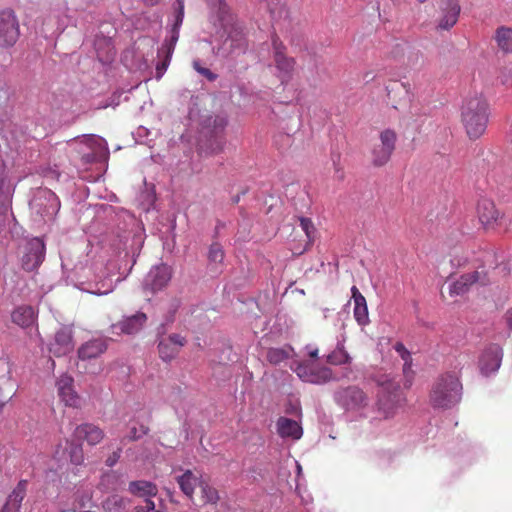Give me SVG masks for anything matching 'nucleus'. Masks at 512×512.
I'll return each mask as SVG.
<instances>
[{"mask_svg": "<svg viewBox=\"0 0 512 512\" xmlns=\"http://www.w3.org/2000/svg\"><path fill=\"white\" fill-rule=\"evenodd\" d=\"M146 320L147 316L142 312H138L129 317H124L121 321L111 326L112 334H135L142 329Z\"/></svg>", "mask_w": 512, "mask_h": 512, "instance_id": "f3484780", "label": "nucleus"}, {"mask_svg": "<svg viewBox=\"0 0 512 512\" xmlns=\"http://www.w3.org/2000/svg\"><path fill=\"white\" fill-rule=\"evenodd\" d=\"M154 508L155 503L151 499L146 498L143 500V504H138L134 507L133 512H150Z\"/></svg>", "mask_w": 512, "mask_h": 512, "instance_id": "a18cd8bd", "label": "nucleus"}, {"mask_svg": "<svg viewBox=\"0 0 512 512\" xmlns=\"http://www.w3.org/2000/svg\"><path fill=\"white\" fill-rule=\"evenodd\" d=\"M462 385L455 375L447 374L440 377L434 384L430 399L434 407L450 408L461 399Z\"/></svg>", "mask_w": 512, "mask_h": 512, "instance_id": "20e7f679", "label": "nucleus"}, {"mask_svg": "<svg viewBox=\"0 0 512 512\" xmlns=\"http://www.w3.org/2000/svg\"><path fill=\"white\" fill-rule=\"evenodd\" d=\"M272 49L275 67L281 79L289 78L294 70L295 61L285 54V46L278 36H272Z\"/></svg>", "mask_w": 512, "mask_h": 512, "instance_id": "f8f14e48", "label": "nucleus"}, {"mask_svg": "<svg viewBox=\"0 0 512 512\" xmlns=\"http://www.w3.org/2000/svg\"><path fill=\"white\" fill-rule=\"evenodd\" d=\"M336 403L347 411H359L368 405L367 395L356 386L339 389L334 394Z\"/></svg>", "mask_w": 512, "mask_h": 512, "instance_id": "6e6552de", "label": "nucleus"}, {"mask_svg": "<svg viewBox=\"0 0 512 512\" xmlns=\"http://www.w3.org/2000/svg\"><path fill=\"white\" fill-rule=\"evenodd\" d=\"M327 360L334 365L345 364L350 361L348 353L343 348H338L328 355Z\"/></svg>", "mask_w": 512, "mask_h": 512, "instance_id": "58836bf2", "label": "nucleus"}, {"mask_svg": "<svg viewBox=\"0 0 512 512\" xmlns=\"http://www.w3.org/2000/svg\"><path fill=\"white\" fill-rule=\"evenodd\" d=\"M45 258V244L41 238L27 240L21 247V266L26 271L36 270Z\"/></svg>", "mask_w": 512, "mask_h": 512, "instance_id": "0eeeda50", "label": "nucleus"}, {"mask_svg": "<svg viewBox=\"0 0 512 512\" xmlns=\"http://www.w3.org/2000/svg\"><path fill=\"white\" fill-rule=\"evenodd\" d=\"M112 477H115L114 473L107 474L105 475L104 480H109Z\"/></svg>", "mask_w": 512, "mask_h": 512, "instance_id": "13d9d810", "label": "nucleus"}, {"mask_svg": "<svg viewBox=\"0 0 512 512\" xmlns=\"http://www.w3.org/2000/svg\"><path fill=\"white\" fill-rule=\"evenodd\" d=\"M299 221H300V226H301L302 231L305 233L309 242H311L313 239V236H314V232H315V228H314L312 221L310 219L304 218V217H301L299 219Z\"/></svg>", "mask_w": 512, "mask_h": 512, "instance_id": "a19ab883", "label": "nucleus"}, {"mask_svg": "<svg viewBox=\"0 0 512 512\" xmlns=\"http://www.w3.org/2000/svg\"><path fill=\"white\" fill-rule=\"evenodd\" d=\"M386 403L384 402L383 399H380L379 400V409L383 411V414H384V417L385 418H389L393 415V411L392 409H394L395 407V404H394V401L391 400V407L389 406L388 408H386Z\"/></svg>", "mask_w": 512, "mask_h": 512, "instance_id": "49530a36", "label": "nucleus"}, {"mask_svg": "<svg viewBox=\"0 0 512 512\" xmlns=\"http://www.w3.org/2000/svg\"><path fill=\"white\" fill-rule=\"evenodd\" d=\"M186 343V338L181 334L172 333L167 336H160L158 339L160 358L164 361H171L179 354L181 348L184 347Z\"/></svg>", "mask_w": 512, "mask_h": 512, "instance_id": "4468645a", "label": "nucleus"}, {"mask_svg": "<svg viewBox=\"0 0 512 512\" xmlns=\"http://www.w3.org/2000/svg\"><path fill=\"white\" fill-rule=\"evenodd\" d=\"M150 512H160V511H158V510H155V509H154V510H152V511H150Z\"/></svg>", "mask_w": 512, "mask_h": 512, "instance_id": "e2e57ef3", "label": "nucleus"}, {"mask_svg": "<svg viewBox=\"0 0 512 512\" xmlns=\"http://www.w3.org/2000/svg\"><path fill=\"white\" fill-rule=\"evenodd\" d=\"M502 360V350L497 345H492L488 347L482 354L479 366L480 371L483 375H490L491 373L496 372Z\"/></svg>", "mask_w": 512, "mask_h": 512, "instance_id": "a211bd4d", "label": "nucleus"}, {"mask_svg": "<svg viewBox=\"0 0 512 512\" xmlns=\"http://www.w3.org/2000/svg\"><path fill=\"white\" fill-rule=\"evenodd\" d=\"M295 463H296L297 474L300 475L302 472V467L298 462H295Z\"/></svg>", "mask_w": 512, "mask_h": 512, "instance_id": "6e6d98bb", "label": "nucleus"}, {"mask_svg": "<svg viewBox=\"0 0 512 512\" xmlns=\"http://www.w3.org/2000/svg\"><path fill=\"white\" fill-rule=\"evenodd\" d=\"M199 487L201 489L202 498L206 503H217L219 500V493L215 487L211 486L209 483L203 480L201 481Z\"/></svg>", "mask_w": 512, "mask_h": 512, "instance_id": "c9c22d12", "label": "nucleus"}, {"mask_svg": "<svg viewBox=\"0 0 512 512\" xmlns=\"http://www.w3.org/2000/svg\"><path fill=\"white\" fill-rule=\"evenodd\" d=\"M396 133L393 130L386 129L380 133L379 143L372 149V163L375 166L385 165L391 158L395 149Z\"/></svg>", "mask_w": 512, "mask_h": 512, "instance_id": "1a4fd4ad", "label": "nucleus"}, {"mask_svg": "<svg viewBox=\"0 0 512 512\" xmlns=\"http://www.w3.org/2000/svg\"><path fill=\"white\" fill-rule=\"evenodd\" d=\"M176 11L174 15V23L169 31V35L158 49V58L160 59L156 65L157 78H161L167 70L172 58L176 43L179 39V29L184 18V0H176Z\"/></svg>", "mask_w": 512, "mask_h": 512, "instance_id": "39448f33", "label": "nucleus"}, {"mask_svg": "<svg viewBox=\"0 0 512 512\" xmlns=\"http://www.w3.org/2000/svg\"><path fill=\"white\" fill-rule=\"evenodd\" d=\"M399 387L398 384H394V383H389L384 389L387 390L388 392L390 391H394V390H397Z\"/></svg>", "mask_w": 512, "mask_h": 512, "instance_id": "3c124183", "label": "nucleus"}, {"mask_svg": "<svg viewBox=\"0 0 512 512\" xmlns=\"http://www.w3.org/2000/svg\"><path fill=\"white\" fill-rule=\"evenodd\" d=\"M74 435L78 439H84L90 445H96L104 438V432L94 424H82L76 427Z\"/></svg>", "mask_w": 512, "mask_h": 512, "instance_id": "a878e982", "label": "nucleus"}, {"mask_svg": "<svg viewBox=\"0 0 512 512\" xmlns=\"http://www.w3.org/2000/svg\"><path fill=\"white\" fill-rule=\"evenodd\" d=\"M480 283L485 285L488 283L486 273L484 271H473L461 275L457 280L449 285V293L451 296L463 295L473 284Z\"/></svg>", "mask_w": 512, "mask_h": 512, "instance_id": "dca6fc26", "label": "nucleus"}, {"mask_svg": "<svg viewBox=\"0 0 512 512\" xmlns=\"http://www.w3.org/2000/svg\"><path fill=\"white\" fill-rule=\"evenodd\" d=\"M13 187L7 179L4 167H0V214L6 213L11 206Z\"/></svg>", "mask_w": 512, "mask_h": 512, "instance_id": "cd10ccee", "label": "nucleus"}, {"mask_svg": "<svg viewBox=\"0 0 512 512\" xmlns=\"http://www.w3.org/2000/svg\"><path fill=\"white\" fill-rule=\"evenodd\" d=\"M439 16L437 18L438 30H449L458 21L461 11L457 0H437Z\"/></svg>", "mask_w": 512, "mask_h": 512, "instance_id": "9d476101", "label": "nucleus"}, {"mask_svg": "<svg viewBox=\"0 0 512 512\" xmlns=\"http://www.w3.org/2000/svg\"><path fill=\"white\" fill-rule=\"evenodd\" d=\"M291 369L304 382L324 384L332 379V372L327 367L319 366L315 361L293 362Z\"/></svg>", "mask_w": 512, "mask_h": 512, "instance_id": "423d86ee", "label": "nucleus"}, {"mask_svg": "<svg viewBox=\"0 0 512 512\" xmlns=\"http://www.w3.org/2000/svg\"><path fill=\"white\" fill-rule=\"evenodd\" d=\"M78 288L94 295H106L114 290L115 284L111 278H105L95 282H81Z\"/></svg>", "mask_w": 512, "mask_h": 512, "instance_id": "c85d7f7f", "label": "nucleus"}, {"mask_svg": "<svg viewBox=\"0 0 512 512\" xmlns=\"http://www.w3.org/2000/svg\"><path fill=\"white\" fill-rule=\"evenodd\" d=\"M172 277V270L166 264L157 265L148 272L144 279L143 287L145 290L157 292L165 288Z\"/></svg>", "mask_w": 512, "mask_h": 512, "instance_id": "ddd939ff", "label": "nucleus"}, {"mask_svg": "<svg viewBox=\"0 0 512 512\" xmlns=\"http://www.w3.org/2000/svg\"><path fill=\"white\" fill-rule=\"evenodd\" d=\"M226 121L224 119H221V126H225Z\"/></svg>", "mask_w": 512, "mask_h": 512, "instance_id": "052dcab7", "label": "nucleus"}, {"mask_svg": "<svg viewBox=\"0 0 512 512\" xmlns=\"http://www.w3.org/2000/svg\"><path fill=\"white\" fill-rule=\"evenodd\" d=\"M87 146L91 152L83 155V160L86 163L107 161L109 149L105 139L92 135L87 139Z\"/></svg>", "mask_w": 512, "mask_h": 512, "instance_id": "6ab92c4d", "label": "nucleus"}, {"mask_svg": "<svg viewBox=\"0 0 512 512\" xmlns=\"http://www.w3.org/2000/svg\"><path fill=\"white\" fill-rule=\"evenodd\" d=\"M477 213L479 221L487 228L493 227L500 217V213L496 209L495 204L488 199L479 201Z\"/></svg>", "mask_w": 512, "mask_h": 512, "instance_id": "4be33fe9", "label": "nucleus"}, {"mask_svg": "<svg viewBox=\"0 0 512 512\" xmlns=\"http://www.w3.org/2000/svg\"><path fill=\"white\" fill-rule=\"evenodd\" d=\"M176 481L179 484L181 491L188 497L192 498L194 490L197 486H200L201 476L197 473L186 470L182 475L176 477Z\"/></svg>", "mask_w": 512, "mask_h": 512, "instance_id": "bb28decb", "label": "nucleus"}, {"mask_svg": "<svg viewBox=\"0 0 512 512\" xmlns=\"http://www.w3.org/2000/svg\"><path fill=\"white\" fill-rule=\"evenodd\" d=\"M29 206L33 221L42 225L54 220L60 209V201L50 189L39 188L30 200Z\"/></svg>", "mask_w": 512, "mask_h": 512, "instance_id": "7ed1b4c3", "label": "nucleus"}, {"mask_svg": "<svg viewBox=\"0 0 512 512\" xmlns=\"http://www.w3.org/2000/svg\"><path fill=\"white\" fill-rule=\"evenodd\" d=\"M293 353V349L289 346L283 348H271L267 353V359L272 364H280L288 359Z\"/></svg>", "mask_w": 512, "mask_h": 512, "instance_id": "f704fd0d", "label": "nucleus"}, {"mask_svg": "<svg viewBox=\"0 0 512 512\" xmlns=\"http://www.w3.org/2000/svg\"><path fill=\"white\" fill-rule=\"evenodd\" d=\"M506 321L510 329H512V309L506 313Z\"/></svg>", "mask_w": 512, "mask_h": 512, "instance_id": "8fccbe9b", "label": "nucleus"}, {"mask_svg": "<svg viewBox=\"0 0 512 512\" xmlns=\"http://www.w3.org/2000/svg\"><path fill=\"white\" fill-rule=\"evenodd\" d=\"M130 503V499L113 494L102 501L101 507L104 512H126Z\"/></svg>", "mask_w": 512, "mask_h": 512, "instance_id": "7c9ffc66", "label": "nucleus"}, {"mask_svg": "<svg viewBox=\"0 0 512 512\" xmlns=\"http://www.w3.org/2000/svg\"><path fill=\"white\" fill-rule=\"evenodd\" d=\"M147 432H148V428L144 425H140L139 428L132 426L130 428V433L128 435V438L130 440H137V439L141 438L143 435L147 434Z\"/></svg>", "mask_w": 512, "mask_h": 512, "instance_id": "c03bdc74", "label": "nucleus"}, {"mask_svg": "<svg viewBox=\"0 0 512 512\" xmlns=\"http://www.w3.org/2000/svg\"><path fill=\"white\" fill-rule=\"evenodd\" d=\"M94 48L101 62H108L113 59L115 52L111 38L105 36L96 37Z\"/></svg>", "mask_w": 512, "mask_h": 512, "instance_id": "c756f323", "label": "nucleus"}, {"mask_svg": "<svg viewBox=\"0 0 512 512\" xmlns=\"http://www.w3.org/2000/svg\"><path fill=\"white\" fill-rule=\"evenodd\" d=\"M210 10V21L215 28L213 53L222 58L244 53L247 49L244 30L225 0H210Z\"/></svg>", "mask_w": 512, "mask_h": 512, "instance_id": "f257e3e1", "label": "nucleus"}, {"mask_svg": "<svg viewBox=\"0 0 512 512\" xmlns=\"http://www.w3.org/2000/svg\"><path fill=\"white\" fill-rule=\"evenodd\" d=\"M193 68L201 75L206 77L210 81H214L217 76L212 71H210L208 68L202 67L199 60L193 61Z\"/></svg>", "mask_w": 512, "mask_h": 512, "instance_id": "79ce46f5", "label": "nucleus"}, {"mask_svg": "<svg viewBox=\"0 0 512 512\" xmlns=\"http://www.w3.org/2000/svg\"><path fill=\"white\" fill-rule=\"evenodd\" d=\"M225 254L223 247L219 243H212L208 251V260L211 264L223 263Z\"/></svg>", "mask_w": 512, "mask_h": 512, "instance_id": "e433bc0d", "label": "nucleus"}, {"mask_svg": "<svg viewBox=\"0 0 512 512\" xmlns=\"http://www.w3.org/2000/svg\"><path fill=\"white\" fill-rule=\"evenodd\" d=\"M57 393L60 400L68 407L79 408L81 398L74 389V380L67 374L61 375L56 382Z\"/></svg>", "mask_w": 512, "mask_h": 512, "instance_id": "2eb2a0df", "label": "nucleus"}, {"mask_svg": "<svg viewBox=\"0 0 512 512\" xmlns=\"http://www.w3.org/2000/svg\"><path fill=\"white\" fill-rule=\"evenodd\" d=\"M509 137H510V142H511V144H512V127H511V130H510Z\"/></svg>", "mask_w": 512, "mask_h": 512, "instance_id": "bf43d9fd", "label": "nucleus"}, {"mask_svg": "<svg viewBox=\"0 0 512 512\" xmlns=\"http://www.w3.org/2000/svg\"><path fill=\"white\" fill-rule=\"evenodd\" d=\"M19 37V24L13 11L0 13V45L12 46Z\"/></svg>", "mask_w": 512, "mask_h": 512, "instance_id": "9b49d317", "label": "nucleus"}, {"mask_svg": "<svg viewBox=\"0 0 512 512\" xmlns=\"http://www.w3.org/2000/svg\"><path fill=\"white\" fill-rule=\"evenodd\" d=\"M266 6L272 18H281L285 12L282 0H266Z\"/></svg>", "mask_w": 512, "mask_h": 512, "instance_id": "ea45409f", "label": "nucleus"}, {"mask_svg": "<svg viewBox=\"0 0 512 512\" xmlns=\"http://www.w3.org/2000/svg\"><path fill=\"white\" fill-rule=\"evenodd\" d=\"M36 314L31 306H20L12 313V320L21 327H29L34 324Z\"/></svg>", "mask_w": 512, "mask_h": 512, "instance_id": "2f4dec72", "label": "nucleus"}, {"mask_svg": "<svg viewBox=\"0 0 512 512\" xmlns=\"http://www.w3.org/2000/svg\"><path fill=\"white\" fill-rule=\"evenodd\" d=\"M354 301L353 315L357 323L365 326L369 323V314L365 297L360 293L356 286L351 288Z\"/></svg>", "mask_w": 512, "mask_h": 512, "instance_id": "5701e85b", "label": "nucleus"}, {"mask_svg": "<svg viewBox=\"0 0 512 512\" xmlns=\"http://www.w3.org/2000/svg\"><path fill=\"white\" fill-rule=\"evenodd\" d=\"M107 349L106 341L103 339H92L82 344L78 349L80 360H91L100 356Z\"/></svg>", "mask_w": 512, "mask_h": 512, "instance_id": "b1692460", "label": "nucleus"}, {"mask_svg": "<svg viewBox=\"0 0 512 512\" xmlns=\"http://www.w3.org/2000/svg\"><path fill=\"white\" fill-rule=\"evenodd\" d=\"M276 432L282 439L299 440L303 435V429L296 420L279 417L276 421Z\"/></svg>", "mask_w": 512, "mask_h": 512, "instance_id": "aec40b11", "label": "nucleus"}, {"mask_svg": "<svg viewBox=\"0 0 512 512\" xmlns=\"http://www.w3.org/2000/svg\"><path fill=\"white\" fill-rule=\"evenodd\" d=\"M394 348L404 361L403 372L406 376H408L412 364L411 354L402 343H396Z\"/></svg>", "mask_w": 512, "mask_h": 512, "instance_id": "4c0bfd02", "label": "nucleus"}, {"mask_svg": "<svg viewBox=\"0 0 512 512\" xmlns=\"http://www.w3.org/2000/svg\"><path fill=\"white\" fill-rule=\"evenodd\" d=\"M488 104L481 94L467 97L461 107V121L470 139H478L488 124Z\"/></svg>", "mask_w": 512, "mask_h": 512, "instance_id": "f03ea898", "label": "nucleus"}, {"mask_svg": "<svg viewBox=\"0 0 512 512\" xmlns=\"http://www.w3.org/2000/svg\"><path fill=\"white\" fill-rule=\"evenodd\" d=\"M26 481H20L8 496L0 512H20L22 501L26 495Z\"/></svg>", "mask_w": 512, "mask_h": 512, "instance_id": "393cba45", "label": "nucleus"}, {"mask_svg": "<svg viewBox=\"0 0 512 512\" xmlns=\"http://www.w3.org/2000/svg\"><path fill=\"white\" fill-rule=\"evenodd\" d=\"M296 491L299 494L303 504L307 505V504H309L312 501V498H311L310 494H307V495H303L302 494L301 488L299 487V485H297Z\"/></svg>", "mask_w": 512, "mask_h": 512, "instance_id": "09e8293b", "label": "nucleus"}, {"mask_svg": "<svg viewBox=\"0 0 512 512\" xmlns=\"http://www.w3.org/2000/svg\"><path fill=\"white\" fill-rule=\"evenodd\" d=\"M70 461L75 465H80L84 461V455L81 446H75L70 451Z\"/></svg>", "mask_w": 512, "mask_h": 512, "instance_id": "37998d69", "label": "nucleus"}, {"mask_svg": "<svg viewBox=\"0 0 512 512\" xmlns=\"http://www.w3.org/2000/svg\"><path fill=\"white\" fill-rule=\"evenodd\" d=\"M50 352L57 356H63L73 350L72 334L68 329H60L56 332L53 342L49 347Z\"/></svg>", "mask_w": 512, "mask_h": 512, "instance_id": "412c9836", "label": "nucleus"}, {"mask_svg": "<svg viewBox=\"0 0 512 512\" xmlns=\"http://www.w3.org/2000/svg\"><path fill=\"white\" fill-rule=\"evenodd\" d=\"M7 383L10 384V387H13V383H11L9 380H7Z\"/></svg>", "mask_w": 512, "mask_h": 512, "instance_id": "680f3d73", "label": "nucleus"}, {"mask_svg": "<svg viewBox=\"0 0 512 512\" xmlns=\"http://www.w3.org/2000/svg\"><path fill=\"white\" fill-rule=\"evenodd\" d=\"M317 355H318V349L315 348V349L309 351V356L311 358H316Z\"/></svg>", "mask_w": 512, "mask_h": 512, "instance_id": "5fc2aeb1", "label": "nucleus"}, {"mask_svg": "<svg viewBox=\"0 0 512 512\" xmlns=\"http://www.w3.org/2000/svg\"><path fill=\"white\" fill-rule=\"evenodd\" d=\"M129 491L133 495H136L144 499H151V497L156 496L158 492L157 487L152 482L143 480L132 481L129 484Z\"/></svg>", "mask_w": 512, "mask_h": 512, "instance_id": "473e14b6", "label": "nucleus"}, {"mask_svg": "<svg viewBox=\"0 0 512 512\" xmlns=\"http://www.w3.org/2000/svg\"><path fill=\"white\" fill-rule=\"evenodd\" d=\"M148 66H149V65H148V61H147V60H144L142 63H140V64L137 66V68H138L139 70H142V69H146V68H148Z\"/></svg>", "mask_w": 512, "mask_h": 512, "instance_id": "864d4df0", "label": "nucleus"}, {"mask_svg": "<svg viewBox=\"0 0 512 512\" xmlns=\"http://www.w3.org/2000/svg\"><path fill=\"white\" fill-rule=\"evenodd\" d=\"M146 5L154 6L156 5L160 0H142Z\"/></svg>", "mask_w": 512, "mask_h": 512, "instance_id": "603ef678", "label": "nucleus"}, {"mask_svg": "<svg viewBox=\"0 0 512 512\" xmlns=\"http://www.w3.org/2000/svg\"><path fill=\"white\" fill-rule=\"evenodd\" d=\"M495 40L504 53H512V28L501 26L496 30Z\"/></svg>", "mask_w": 512, "mask_h": 512, "instance_id": "72a5a7b5", "label": "nucleus"}, {"mask_svg": "<svg viewBox=\"0 0 512 512\" xmlns=\"http://www.w3.org/2000/svg\"><path fill=\"white\" fill-rule=\"evenodd\" d=\"M418 1H419V2H421V3H423V2H425L426 0H418Z\"/></svg>", "mask_w": 512, "mask_h": 512, "instance_id": "0e129e2a", "label": "nucleus"}, {"mask_svg": "<svg viewBox=\"0 0 512 512\" xmlns=\"http://www.w3.org/2000/svg\"><path fill=\"white\" fill-rule=\"evenodd\" d=\"M121 455V449H118L117 451H114L107 459H106V465L109 467H113L117 461L119 460Z\"/></svg>", "mask_w": 512, "mask_h": 512, "instance_id": "de8ad7c7", "label": "nucleus"}, {"mask_svg": "<svg viewBox=\"0 0 512 512\" xmlns=\"http://www.w3.org/2000/svg\"><path fill=\"white\" fill-rule=\"evenodd\" d=\"M221 149H222V145H221V144H218V145H217V148H215V149H213V150H212V153L218 152V151H220Z\"/></svg>", "mask_w": 512, "mask_h": 512, "instance_id": "4d7b16f0", "label": "nucleus"}]
</instances>
